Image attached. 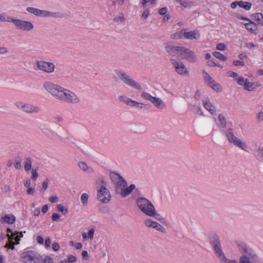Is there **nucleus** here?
<instances>
[{"label": "nucleus", "instance_id": "f257e3e1", "mask_svg": "<svg viewBox=\"0 0 263 263\" xmlns=\"http://www.w3.org/2000/svg\"><path fill=\"white\" fill-rule=\"evenodd\" d=\"M111 179L115 182L116 192L123 197L128 195L135 188L134 184L128 187L126 181L118 174L114 173L111 176Z\"/></svg>", "mask_w": 263, "mask_h": 263}, {"label": "nucleus", "instance_id": "f03ea898", "mask_svg": "<svg viewBox=\"0 0 263 263\" xmlns=\"http://www.w3.org/2000/svg\"><path fill=\"white\" fill-rule=\"evenodd\" d=\"M179 56H180L181 59H186L191 62L195 61L196 56L195 53L189 49L183 47H181Z\"/></svg>", "mask_w": 263, "mask_h": 263}, {"label": "nucleus", "instance_id": "7ed1b4c3", "mask_svg": "<svg viewBox=\"0 0 263 263\" xmlns=\"http://www.w3.org/2000/svg\"><path fill=\"white\" fill-rule=\"evenodd\" d=\"M44 86L46 90H48L53 96L61 98V97L64 95L63 94L64 91H62L61 89V88L58 87V86L52 85L50 83H45L44 85Z\"/></svg>", "mask_w": 263, "mask_h": 263}, {"label": "nucleus", "instance_id": "20e7f679", "mask_svg": "<svg viewBox=\"0 0 263 263\" xmlns=\"http://www.w3.org/2000/svg\"><path fill=\"white\" fill-rule=\"evenodd\" d=\"M110 197L108 190L104 186H102L98 191V199L103 203H108Z\"/></svg>", "mask_w": 263, "mask_h": 263}, {"label": "nucleus", "instance_id": "39448f33", "mask_svg": "<svg viewBox=\"0 0 263 263\" xmlns=\"http://www.w3.org/2000/svg\"><path fill=\"white\" fill-rule=\"evenodd\" d=\"M171 60L175 68L176 72L178 74L184 76H186L189 74V71L183 62H178L172 59Z\"/></svg>", "mask_w": 263, "mask_h": 263}, {"label": "nucleus", "instance_id": "423d86ee", "mask_svg": "<svg viewBox=\"0 0 263 263\" xmlns=\"http://www.w3.org/2000/svg\"><path fill=\"white\" fill-rule=\"evenodd\" d=\"M37 66L39 69L46 72H51L53 71L54 69V65L53 63L44 61L37 62Z\"/></svg>", "mask_w": 263, "mask_h": 263}, {"label": "nucleus", "instance_id": "0eeeda50", "mask_svg": "<svg viewBox=\"0 0 263 263\" xmlns=\"http://www.w3.org/2000/svg\"><path fill=\"white\" fill-rule=\"evenodd\" d=\"M12 22H13L14 24L18 27L20 29L25 30H31L33 26L30 22L27 21H23L20 20H12Z\"/></svg>", "mask_w": 263, "mask_h": 263}, {"label": "nucleus", "instance_id": "6e6552de", "mask_svg": "<svg viewBox=\"0 0 263 263\" xmlns=\"http://www.w3.org/2000/svg\"><path fill=\"white\" fill-rule=\"evenodd\" d=\"M119 78L124 81L125 83L136 88L138 90H141V86L138 84L135 81L132 80L125 73H120L119 74Z\"/></svg>", "mask_w": 263, "mask_h": 263}, {"label": "nucleus", "instance_id": "1a4fd4ad", "mask_svg": "<svg viewBox=\"0 0 263 263\" xmlns=\"http://www.w3.org/2000/svg\"><path fill=\"white\" fill-rule=\"evenodd\" d=\"M228 138L229 142L233 143L241 148L245 149V144L242 142L240 139L235 137L233 134L230 133L228 135Z\"/></svg>", "mask_w": 263, "mask_h": 263}, {"label": "nucleus", "instance_id": "9d476101", "mask_svg": "<svg viewBox=\"0 0 263 263\" xmlns=\"http://www.w3.org/2000/svg\"><path fill=\"white\" fill-rule=\"evenodd\" d=\"M142 97L146 100H150L157 107H159L162 102V100L160 99L152 97L149 93L146 92H143L142 94Z\"/></svg>", "mask_w": 263, "mask_h": 263}, {"label": "nucleus", "instance_id": "9b49d317", "mask_svg": "<svg viewBox=\"0 0 263 263\" xmlns=\"http://www.w3.org/2000/svg\"><path fill=\"white\" fill-rule=\"evenodd\" d=\"M34 253L32 251H27L22 254V258L24 263H32L34 259Z\"/></svg>", "mask_w": 263, "mask_h": 263}, {"label": "nucleus", "instance_id": "f8f14e48", "mask_svg": "<svg viewBox=\"0 0 263 263\" xmlns=\"http://www.w3.org/2000/svg\"><path fill=\"white\" fill-rule=\"evenodd\" d=\"M145 224L148 227L156 229L157 230L161 231V232H163L164 230V229L160 224L156 222L153 221L149 219L145 220Z\"/></svg>", "mask_w": 263, "mask_h": 263}, {"label": "nucleus", "instance_id": "ddd939ff", "mask_svg": "<svg viewBox=\"0 0 263 263\" xmlns=\"http://www.w3.org/2000/svg\"><path fill=\"white\" fill-rule=\"evenodd\" d=\"M180 48L181 47L180 46H173L171 45H167L165 47L167 52L172 56H175L177 54H179Z\"/></svg>", "mask_w": 263, "mask_h": 263}, {"label": "nucleus", "instance_id": "4468645a", "mask_svg": "<svg viewBox=\"0 0 263 263\" xmlns=\"http://www.w3.org/2000/svg\"><path fill=\"white\" fill-rule=\"evenodd\" d=\"M137 204L142 211H145V205L152 207V203L146 199L140 198L137 200Z\"/></svg>", "mask_w": 263, "mask_h": 263}, {"label": "nucleus", "instance_id": "2eb2a0df", "mask_svg": "<svg viewBox=\"0 0 263 263\" xmlns=\"http://www.w3.org/2000/svg\"><path fill=\"white\" fill-rule=\"evenodd\" d=\"M246 28L252 33L256 34L258 32L256 24L250 21L249 23L245 24Z\"/></svg>", "mask_w": 263, "mask_h": 263}, {"label": "nucleus", "instance_id": "dca6fc26", "mask_svg": "<svg viewBox=\"0 0 263 263\" xmlns=\"http://www.w3.org/2000/svg\"><path fill=\"white\" fill-rule=\"evenodd\" d=\"M23 107L24 108V110L28 113L37 112L39 110V108L37 106H32L29 104L23 105Z\"/></svg>", "mask_w": 263, "mask_h": 263}, {"label": "nucleus", "instance_id": "f3484780", "mask_svg": "<svg viewBox=\"0 0 263 263\" xmlns=\"http://www.w3.org/2000/svg\"><path fill=\"white\" fill-rule=\"evenodd\" d=\"M66 91V90L63 91L64 95L61 97V99L71 102H73V100H76V96L73 93H67Z\"/></svg>", "mask_w": 263, "mask_h": 263}, {"label": "nucleus", "instance_id": "a211bd4d", "mask_svg": "<svg viewBox=\"0 0 263 263\" xmlns=\"http://www.w3.org/2000/svg\"><path fill=\"white\" fill-rule=\"evenodd\" d=\"M183 35L185 38L189 40L196 39L199 36L197 32L195 31L185 32L183 30Z\"/></svg>", "mask_w": 263, "mask_h": 263}, {"label": "nucleus", "instance_id": "6ab92c4d", "mask_svg": "<svg viewBox=\"0 0 263 263\" xmlns=\"http://www.w3.org/2000/svg\"><path fill=\"white\" fill-rule=\"evenodd\" d=\"M15 218L13 215H6L2 218V222L12 224L15 222Z\"/></svg>", "mask_w": 263, "mask_h": 263}, {"label": "nucleus", "instance_id": "aec40b11", "mask_svg": "<svg viewBox=\"0 0 263 263\" xmlns=\"http://www.w3.org/2000/svg\"><path fill=\"white\" fill-rule=\"evenodd\" d=\"M145 211H142L144 213H145V214L148 215V216H153L154 215L155 213V209H154V207L153 206V205L152 204V207L151 208L150 206L149 207V206H147V205H145Z\"/></svg>", "mask_w": 263, "mask_h": 263}, {"label": "nucleus", "instance_id": "412c9836", "mask_svg": "<svg viewBox=\"0 0 263 263\" xmlns=\"http://www.w3.org/2000/svg\"><path fill=\"white\" fill-rule=\"evenodd\" d=\"M219 243H220L219 242H216L215 244H214V248L216 253L218 254V255L220 257H221L222 259H224V254L220 248Z\"/></svg>", "mask_w": 263, "mask_h": 263}, {"label": "nucleus", "instance_id": "4be33fe9", "mask_svg": "<svg viewBox=\"0 0 263 263\" xmlns=\"http://www.w3.org/2000/svg\"><path fill=\"white\" fill-rule=\"evenodd\" d=\"M254 83L250 82L248 79H245L243 88L248 91H252L254 88L253 87Z\"/></svg>", "mask_w": 263, "mask_h": 263}, {"label": "nucleus", "instance_id": "5701e85b", "mask_svg": "<svg viewBox=\"0 0 263 263\" xmlns=\"http://www.w3.org/2000/svg\"><path fill=\"white\" fill-rule=\"evenodd\" d=\"M238 6L246 10H249L251 8V4L247 2L239 1L238 2Z\"/></svg>", "mask_w": 263, "mask_h": 263}, {"label": "nucleus", "instance_id": "b1692460", "mask_svg": "<svg viewBox=\"0 0 263 263\" xmlns=\"http://www.w3.org/2000/svg\"><path fill=\"white\" fill-rule=\"evenodd\" d=\"M218 120L219 122L218 125L221 128H224L227 123L223 115L220 114L218 116Z\"/></svg>", "mask_w": 263, "mask_h": 263}, {"label": "nucleus", "instance_id": "393cba45", "mask_svg": "<svg viewBox=\"0 0 263 263\" xmlns=\"http://www.w3.org/2000/svg\"><path fill=\"white\" fill-rule=\"evenodd\" d=\"M205 108L212 114L215 111V108L210 102H205L204 104Z\"/></svg>", "mask_w": 263, "mask_h": 263}, {"label": "nucleus", "instance_id": "a878e982", "mask_svg": "<svg viewBox=\"0 0 263 263\" xmlns=\"http://www.w3.org/2000/svg\"><path fill=\"white\" fill-rule=\"evenodd\" d=\"M31 159L30 158H27L25 162V170L26 171H29L31 168Z\"/></svg>", "mask_w": 263, "mask_h": 263}, {"label": "nucleus", "instance_id": "bb28decb", "mask_svg": "<svg viewBox=\"0 0 263 263\" xmlns=\"http://www.w3.org/2000/svg\"><path fill=\"white\" fill-rule=\"evenodd\" d=\"M27 10L29 12L33 13L36 15H41V10H39L32 7H29L27 9Z\"/></svg>", "mask_w": 263, "mask_h": 263}, {"label": "nucleus", "instance_id": "cd10ccee", "mask_svg": "<svg viewBox=\"0 0 263 263\" xmlns=\"http://www.w3.org/2000/svg\"><path fill=\"white\" fill-rule=\"evenodd\" d=\"M213 54L215 57H216V58H217L220 60H222L223 61H225L227 60V57L219 52H217V51L214 52L213 53Z\"/></svg>", "mask_w": 263, "mask_h": 263}, {"label": "nucleus", "instance_id": "c85d7f7f", "mask_svg": "<svg viewBox=\"0 0 263 263\" xmlns=\"http://www.w3.org/2000/svg\"><path fill=\"white\" fill-rule=\"evenodd\" d=\"M204 80L208 82V85L210 86L215 83V81L212 78V77L206 72H205V76L204 77Z\"/></svg>", "mask_w": 263, "mask_h": 263}, {"label": "nucleus", "instance_id": "c756f323", "mask_svg": "<svg viewBox=\"0 0 263 263\" xmlns=\"http://www.w3.org/2000/svg\"><path fill=\"white\" fill-rule=\"evenodd\" d=\"M255 20L260 24L263 25V15L261 13H257L254 15Z\"/></svg>", "mask_w": 263, "mask_h": 263}, {"label": "nucleus", "instance_id": "7c9ffc66", "mask_svg": "<svg viewBox=\"0 0 263 263\" xmlns=\"http://www.w3.org/2000/svg\"><path fill=\"white\" fill-rule=\"evenodd\" d=\"M183 35V30H181L178 32H176L171 35V37L173 39H181Z\"/></svg>", "mask_w": 263, "mask_h": 263}, {"label": "nucleus", "instance_id": "2f4dec72", "mask_svg": "<svg viewBox=\"0 0 263 263\" xmlns=\"http://www.w3.org/2000/svg\"><path fill=\"white\" fill-rule=\"evenodd\" d=\"M120 100L124 102L126 104H128L129 103H134L135 105H137V106H138L140 103H138V102H137L136 101H132V100H130L128 98H124L123 97L121 96L120 97Z\"/></svg>", "mask_w": 263, "mask_h": 263}, {"label": "nucleus", "instance_id": "473e14b6", "mask_svg": "<svg viewBox=\"0 0 263 263\" xmlns=\"http://www.w3.org/2000/svg\"><path fill=\"white\" fill-rule=\"evenodd\" d=\"M56 14L55 13H52L49 11L41 10V15L44 16H52Z\"/></svg>", "mask_w": 263, "mask_h": 263}, {"label": "nucleus", "instance_id": "72a5a7b5", "mask_svg": "<svg viewBox=\"0 0 263 263\" xmlns=\"http://www.w3.org/2000/svg\"><path fill=\"white\" fill-rule=\"evenodd\" d=\"M57 209L59 212H61L63 214H65L68 213V210L64 208V206L62 204L57 205Z\"/></svg>", "mask_w": 263, "mask_h": 263}, {"label": "nucleus", "instance_id": "f704fd0d", "mask_svg": "<svg viewBox=\"0 0 263 263\" xmlns=\"http://www.w3.org/2000/svg\"><path fill=\"white\" fill-rule=\"evenodd\" d=\"M88 199V195L86 193H83L81 195V199L84 205H85L87 203Z\"/></svg>", "mask_w": 263, "mask_h": 263}, {"label": "nucleus", "instance_id": "c9c22d12", "mask_svg": "<svg viewBox=\"0 0 263 263\" xmlns=\"http://www.w3.org/2000/svg\"><path fill=\"white\" fill-rule=\"evenodd\" d=\"M15 243L12 241V239H9V241L6 243L5 247L11 249V250H13L14 249V245Z\"/></svg>", "mask_w": 263, "mask_h": 263}, {"label": "nucleus", "instance_id": "e433bc0d", "mask_svg": "<svg viewBox=\"0 0 263 263\" xmlns=\"http://www.w3.org/2000/svg\"><path fill=\"white\" fill-rule=\"evenodd\" d=\"M210 87H211L213 89L217 91H220L221 90V88L220 85L215 82L212 85H211Z\"/></svg>", "mask_w": 263, "mask_h": 263}, {"label": "nucleus", "instance_id": "4c0bfd02", "mask_svg": "<svg viewBox=\"0 0 263 263\" xmlns=\"http://www.w3.org/2000/svg\"><path fill=\"white\" fill-rule=\"evenodd\" d=\"M240 263H252L249 261V259L246 255H243L240 259Z\"/></svg>", "mask_w": 263, "mask_h": 263}, {"label": "nucleus", "instance_id": "58836bf2", "mask_svg": "<svg viewBox=\"0 0 263 263\" xmlns=\"http://www.w3.org/2000/svg\"><path fill=\"white\" fill-rule=\"evenodd\" d=\"M226 45L224 44H222V43L218 44L216 46V49L217 50H223L226 49Z\"/></svg>", "mask_w": 263, "mask_h": 263}, {"label": "nucleus", "instance_id": "ea45409f", "mask_svg": "<svg viewBox=\"0 0 263 263\" xmlns=\"http://www.w3.org/2000/svg\"><path fill=\"white\" fill-rule=\"evenodd\" d=\"M236 80H237V82L238 84H239L240 85H242V86H244V83L245 82V79H244L243 78L239 77Z\"/></svg>", "mask_w": 263, "mask_h": 263}, {"label": "nucleus", "instance_id": "a19ab883", "mask_svg": "<svg viewBox=\"0 0 263 263\" xmlns=\"http://www.w3.org/2000/svg\"><path fill=\"white\" fill-rule=\"evenodd\" d=\"M208 64L209 66H218L220 68H222V66L221 65H220V64H217L216 63H215L214 62L212 61H209L208 62Z\"/></svg>", "mask_w": 263, "mask_h": 263}, {"label": "nucleus", "instance_id": "79ce46f5", "mask_svg": "<svg viewBox=\"0 0 263 263\" xmlns=\"http://www.w3.org/2000/svg\"><path fill=\"white\" fill-rule=\"evenodd\" d=\"M60 215L57 213H53L51 216V219L53 221H57L60 218Z\"/></svg>", "mask_w": 263, "mask_h": 263}, {"label": "nucleus", "instance_id": "37998d69", "mask_svg": "<svg viewBox=\"0 0 263 263\" xmlns=\"http://www.w3.org/2000/svg\"><path fill=\"white\" fill-rule=\"evenodd\" d=\"M79 166L83 171H86L87 168V165L83 162H80L79 164Z\"/></svg>", "mask_w": 263, "mask_h": 263}, {"label": "nucleus", "instance_id": "c03bdc74", "mask_svg": "<svg viewBox=\"0 0 263 263\" xmlns=\"http://www.w3.org/2000/svg\"><path fill=\"white\" fill-rule=\"evenodd\" d=\"M43 262L44 263H53V262L52 260V259L49 256H46V257L44 258V259L43 260Z\"/></svg>", "mask_w": 263, "mask_h": 263}, {"label": "nucleus", "instance_id": "a18cd8bd", "mask_svg": "<svg viewBox=\"0 0 263 263\" xmlns=\"http://www.w3.org/2000/svg\"><path fill=\"white\" fill-rule=\"evenodd\" d=\"M32 174L33 179L35 180L38 177L39 175L36 170L33 169L32 170Z\"/></svg>", "mask_w": 263, "mask_h": 263}, {"label": "nucleus", "instance_id": "49530a36", "mask_svg": "<svg viewBox=\"0 0 263 263\" xmlns=\"http://www.w3.org/2000/svg\"><path fill=\"white\" fill-rule=\"evenodd\" d=\"M58 197L56 196H51L49 198V200L51 203H55L58 201Z\"/></svg>", "mask_w": 263, "mask_h": 263}, {"label": "nucleus", "instance_id": "de8ad7c7", "mask_svg": "<svg viewBox=\"0 0 263 263\" xmlns=\"http://www.w3.org/2000/svg\"><path fill=\"white\" fill-rule=\"evenodd\" d=\"M167 9L166 7H163V8H161L159 10V13L161 15H164V14H166V13L167 12Z\"/></svg>", "mask_w": 263, "mask_h": 263}, {"label": "nucleus", "instance_id": "09e8293b", "mask_svg": "<svg viewBox=\"0 0 263 263\" xmlns=\"http://www.w3.org/2000/svg\"><path fill=\"white\" fill-rule=\"evenodd\" d=\"M52 249L55 251H58L60 249V246L58 243L54 242L52 244Z\"/></svg>", "mask_w": 263, "mask_h": 263}, {"label": "nucleus", "instance_id": "8fccbe9b", "mask_svg": "<svg viewBox=\"0 0 263 263\" xmlns=\"http://www.w3.org/2000/svg\"><path fill=\"white\" fill-rule=\"evenodd\" d=\"M94 231V229L92 228L90 230H89L88 232V237H89L90 239H92L93 237Z\"/></svg>", "mask_w": 263, "mask_h": 263}, {"label": "nucleus", "instance_id": "3c124183", "mask_svg": "<svg viewBox=\"0 0 263 263\" xmlns=\"http://www.w3.org/2000/svg\"><path fill=\"white\" fill-rule=\"evenodd\" d=\"M10 187L9 185H5L2 187V190L5 193H7V192H9L10 191Z\"/></svg>", "mask_w": 263, "mask_h": 263}, {"label": "nucleus", "instance_id": "603ef678", "mask_svg": "<svg viewBox=\"0 0 263 263\" xmlns=\"http://www.w3.org/2000/svg\"><path fill=\"white\" fill-rule=\"evenodd\" d=\"M233 64L235 66H238L239 65H241L242 66L245 65V62L244 61H235L233 62Z\"/></svg>", "mask_w": 263, "mask_h": 263}, {"label": "nucleus", "instance_id": "864d4df0", "mask_svg": "<svg viewBox=\"0 0 263 263\" xmlns=\"http://www.w3.org/2000/svg\"><path fill=\"white\" fill-rule=\"evenodd\" d=\"M7 232L11 233V235L7 234L8 239H13V237H14V234L12 232V231L10 229H7Z\"/></svg>", "mask_w": 263, "mask_h": 263}, {"label": "nucleus", "instance_id": "5fc2aeb1", "mask_svg": "<svg viewBox=\"0 0 263 263\" xmlns=\"http://www.w3.org/2000/svg\"><path fill=\"white\" fill-rule=\"evenodd\" d=\"M45 243L46 248H49L50 246L51 240L49 238H47L45 239Z\"/></svg>", "mask_w": 263, "mask_h": 263}, {"label": "nucleus", "instance_id": "6e6d98bb", "mask_svg": "<svg viewBox=\"0 0 263 263\" xmlns=\"http://www.w3.org/2000/svg\"><path fill=\"white\" fill-rule=\"evenodd\" d=\"M36 240L37 242L40 244H43L44 242V239L43 237L41 236H38L36 238Z\"/></svg>", "mask_w": 263, "mask_h": 263}, {"label": "nucleus", "instance_id": "4d7b16f0", "mask_svg": "<svg viewBox=\"0 0 263 263\" xmlns=\"http://www.w3.org/2000/svg\"><path fill=\"white\" fill-rule=\"evenodd\" d=\"M82 255L84 259H87L88 258V253L86 251H83L82 253Z\"/></svg>", "mask_w": 263, "mask_h": 263}, {"label": "nucleus", "instance_id": "13d9d810", "mask_svg": "<svg viewBox=\"0 0 263 263\" xmlns=\"http://www.w3.org/2000/svg\"><path fill=\"white\" fill-rule=\"evenodd\" d=\"M76 258L75 256L73 255H70L68 257V261L70 262H73L76 261Z\"/></svg>", "mask_w": 263, "mask_h": 263}, {"label": "nucleus", "instance_id": "bf43d9fd", "mask_svg": "<svg viewBox=\"0 0 263 263\" xmlns=\"http://www.w3.org/2000/svg\"><path fill=\"white\" fill-rule=\"evenodd\" d=\"M149 15V11L148 10H145L143 11L142 16L144 18H146Z\"/></svg>", "mask_w": 263, "mask_h": 263}, {"label": "nucleus", "instance_id": "052dcab7", "mask_svg": "<svg viewBox=\"0 0 263 263\" xmlns=\"http://www.w3.org/2000/svg\"><path fill=\"white\" fill-rule=\"evenodd\" d=\"M34 190L32 187H28L27 189V192L28 194L32 195L34 193Z\"/></svg>", "mask_w": 263, "mask_h": 263}, {"label": "nucleus", "instance_id": "680f3d73", "mask_svg": "<svg viewBox=\"0 0 263 263\" xmlns=\"http://www.w3.org/2000/svg\"><path fill=\"white\" fill-rule=\"evenodd\" d=\"M48 185V183L47 180L44 181L42 184V187L44 190H45L47 187Z\"/></svg>", "mask_w": 263, "mask_h": 263}, {"label": "nucleus", "instance_id": "e2e57ef3", "mask_svg": "<svg viewBox=\"0 0 263 263\" xmlns=\"http://www.w3.org/2000/svg\"><path fill=\"white\" fill-rule=\"evenodd\" d=\"M48 210V206L47 205H44L42 209V211L43 213H45L47 212Z\"/></svg>", "mask_w": 263, "mask_h": 263}, {"label": "nucleus", "instance_id": "0e129e2a", "mask_svg": "<svg viewBox=\"0 0 263 263\" xmlns=\"http://www.w3.org/2000/svg\"><path fill=\"white\" fill-rule=\"evenodd\" d=\"M16 169H20L21 167V162L20 161H16L15 162V164L14 165Z\"/></svg>", "mask_w": 263, "mask_h": 263}, {"label": "nucleus", "instance_id": "69168bd1", "mask_svg": "<svg viewBox=\"0 0 263 263\" xmlns=\"http://www.w3.org/2000/svg\"><path fill=\"white\" fill-rule=\"evenodd\" d=\"M179 3L182 6L184 7H186L188 6L186 2H185V1L180 0V1H179Z\"/></svg>", "mask_w": 263, "mask_h": 263}, {"label": "nucleus", "instance_id": "338daca9", "mask_svg": "<svg viewBox=\"0 0 263 263\" xmlns=\"http://www.w3.org/2000/svg\"><path fill=\"white\" fill-rule=\"evenodd\" d=\"M258 119L259 120H263V112L260 111L258 114Z\"/></svg>", "mask_w": 263, "mask_h": 263}, {"label": "nucleus", "instance_id": "774afa93", "mask_svg": "<svg viewBox=\"0 0 263 263\" xmlns=\"http://www.w3.org/2000/svg\"><path fill=\"white\" fill-rule=\"evenodd\" d=\"M258 152L260 155V157L263 158V147H259Z\"/></svg>", "mask_w": 263, "mask_h": 263}]
</instances>
